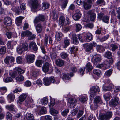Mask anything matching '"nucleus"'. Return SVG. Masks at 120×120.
Wrapping results in <instances>:
<instances>
[{"instance_id": "dca6fc26", "label": "nucleus", "mask_w": 120, "mask_h": 120, "mask_svg": "<svg viewBox=\"0 0 120 120\" xmlns=\"http://www.w3.org/2000/svg\"><path fill=\"white\" fill-rule=\"evenodd\" d=\"M87 14L88 15H90V19L91 21H94L96 17L95 14L92 10L88 11L87 12Z\"/></svg>"}, {"instance_id": "5701e85b", "label": "nucleus", "mask_w": 120, "mask_h": 120, "mask_svg": "<svg viewBox=\"0 0 120 120\" xmlns=\"http://www.w3.org/2000/svg\"><path fill=\"white\" fill-rule=\"evenodd\" d=\"M32 33L28 30L22 31L21 33L22 37H24L25 36L28 37L32 35Z\"/></svg>"}, {"instance_id": "412c9836", "label": "nucleus", "mask_w": 120, "mask_h": 120, "mask_svg": "<svg viewBox=\"0 0 120 120\" xmlns=\"http://www.w3.org/2000/svg\"><path fill=\"white\" fill-rule=\"evenodd\" d=\"M30 48H32L34 51H37L38 50V48L35 42H32L29 45Z\"/></svg>"}, {"instance_id": "f03ea898", "label": "nucleus", "mask_w": 120, "mask_h": 120, "mask_svg": "<svg viewBox=\"0 0 120 120\" xmlns=\"http://www.w3.org/2000/svg\"><path fill=\"white\" fill-rule=\"evenodd\" d=\"M112 115L111 112H108L105 114L100 115L99 118L101 120H109L111 118Z\"/></svg>"}, {"instance_id": "4be33fe9", "label": "nucleus", "mask_w": 120, "mask_h": 120, "mask_svg": "<svg viewBox=\"0 0 120 120\" xmlns=\"http://www.w3.org/2000/svg\"><path fill=\"white\" fill-rule=\"evenodd\" d=\"M12 9L16 14L19 15L21 13L22 11L18 7L14 6L12 7Z\"/></svg>"}, {"instance_id": "e2e57ef3", "label": "nucleus", "mask_w": 120, "mask_h": 120, "mask_svg": "<svg viewBox=\"0 0 120 120\" xmlns=\"http://www.w3.org/2000/svg\"><path fill=\"white\" fill-rule=\"evenodd\" d=\"M96 4L97 5L101 4L103 5H105V3L104 0H98L96 2Z\"/></svg>"}, {"instance_id": "6e6d98bb", "label": "nucleus", "mask_w": 120, "mask_h": 120, "mask_svg": "<svg viewBox=\"0 0 120 120\" xmlns=\"http://www.w3.org/2000/svg\"><path fill=\"white\" fill-rule=\"evenodd\" d=\"M7 90V89L5 87H3L0 88V91L3 95L6 92Z\"/></svg>"}, {"instance_id": "864d4df0", "label": "nucleus", "mask_w": 120, "mask_h": 120, "mask_svg": "<svg viewBox=\"0 0 120 120\" xmlns=\"http://www.w3.org/2000/svg\"><path fill=\"white\" fill-rule=\"evenodd\" d=\"M94 74L99 76L101 75V71L99 70L95 69L93 70Z\"/></svg>"}, {"instance_id": "58836bf2", "label": "nucleus", "mask_w": 120, "mask_h": 120, "mask_svg": "<svg viewBox=\"0 0 120 120\" xmlns=\"http://www.w3.org/2000/svg\"><path fill=\"white\" fill-rule=\"evenodd\" d=\"M39 74V72L37 71H34L32 74V77L34 79H37Z\"/></svg>"}, {"instance_id": "774afa93", "label": "nucleus", "mask_w": 120, "mask_h": 120, "mask_svg": "<svg viewBox=\"0 0 120 120\" xmlns=\"http://www.w3.org/2000/svg\"><path fill=\"white\" fill-rule=\"evenodd\" d=\"M112 71L113 70L112 69H110V70L106 71L105 73V74L107 76H110L112 73Z\"/></svg>"}, {"instance_id": "5fc2aeb1", "label": "nucleus", "mask_w": 120, "mask_h": 120, "mask_svg": "<svg viewBox=\"0 0 120 120\" xmlns=\"http://www.w3.org/2000/svg\"><path fill=\"white\" fill-rule=\"evenodd\" d=\"M80 101L82 102H84L87 100V98L86 95L82 96L79 98Z\"/></svg>"}, {"instance_id": "1a4fd4ad", "label": "nucleus", "mask_w": 120, "mask_h": 120, "mask_svg": "<svg viewBox=\"0 0 120 120\" xmlns=\"http://www.w3.org/2000/svg\"><path fill=\"white\" fill-rule=\"evenodd\" d=\"M75 13L73 16V19L75 20H77L81 17V14L79 9H77L75 11Z\"/></svg>"}, {"instance_id": "39448f33", "label": "nucleus", "mask_w": 120, "mask_h": 120, "mask_svg": "<svg viewBox=\"0 0 120 120\" xmlns=\"http://www.w3.org/2000/svg\"><path fill=\"white\" fill-rule=\"evenodd\" d=\"M27 96H28L26 94H22L18 97V99L17 101V104L18 105H21L22 102L24 101Z\"/></svg>"}, {"instance_id": "bb28decb", "label": "nucleus", "mask_w": 120, "mask_h": 120, "mask_svg": "<svg viewBox=\"0 0 120 120\" xmlns=\"http://www.w3.org/2000/svg\"><path fill=\"white\" fill-rule=\"evenodd\" d=\"M70 40L67 38L64 39L63 42V46L64 48L67 47L70 44Z\"/></svg>"}, {"instance_id": "2eb2a0df", "label": "nucleus", "mask_w": 120, "mask_h": 120, "mask_svg": "<svg viewBox=\"0 0 120 120\" xmlns=\"http://www.w3.org/2000/svg\"><path fill=\"white\" fill-rule=\"evenodd\" d=\"M63 76H62V79L64 80H69L70 79V76L71 77H72L74 75L73 73H71L70 74L68 73H64L63 74Z\"/></svg>"}, {"instance_id": "680f3d73", "label": "nucleus", "mask_w": 120, "mask_h": 120, "mask_svg": "<svg viewBox=\"0 0 120 120\" xmlns=\"http://www.w3.org/2000/svg\"><path fill=\"white\" fill-rule=\"evenodd\" d=\"M75 26L76 32H78L80 31L82 28L81 25L79 24H75Z\"/></svg>"}, {"instance_id": "a19ab883", "label": "nucleus", "mask_w": 120, "mask_h": 120, "mask_svg": "<svg viewBox=\"0 0 120 120\" xmlns=\"http://www.w3.org/2000/svg\"><path fill=\"white\" fill-rule=\"evenodd\" d=\"M14 105L12 104H11L10 105H8L6 106V109L10 110L13 111L15 110L14 108Z\"/></svg>"}, {"instance_id": "79ce46f5", "label": "nucleus", "mask_w": 120, "mask_h": 120, "mask_svg": "<svg viewBox=\"0 0 120 120\" xmlns=\"http://www.w3.org/2000/svg\"><path fill=\"white\" fill-rule=\"evenodd\" d=\"M111 48L112 51H114L118 48V45L117 44H114L111 45Z\"/></svg>"}, {"instance_id": "0e129e2a", "label": "nucleus", "mask_w": 120, "mask_h": 120, "mask_svg": "<svg viewBox=\"0 0 120 120\" xmlns=\"http://www.w3.org/2000/svg\"><path fill=\"white\" fill-rule=\"evenodd\" d=\"M78 110V108L76 107V108L71 111V114L75 116Z\"/></svg>"}, {"instance_id": "4468645a", "label": "nucleus", "mask_w": 120, "mask_h": 120, "mask_svg": "<svg viewBox=\"0 0 120 120\" xmlns=\"http://www.w3.org/2000/svg\"><path fill=\"white\" fill-rule=\"evenodd\" d=\"M4 61L7 64H9L10 62H13L14 60V58L11 56H7L4 59Z\"/></svg>"}, {"instance_id": "473e14b6", "label": "nucleus", "mask_w": 120, "mask_h": 120, "mask_svg": "<svg viewBox=\"0 0 120 120\" xmlns=\"http://www.w3.org/2000/svg\"><path fill=\"white\" fill-rule=\"evenodd\" d=\"M65 21V19L64 17L62 16L59 18V24L60 26H62L64 24Z\"/></svg>"}, {"instance_id": "423d86ee", "label": "nucleus", "mask_w": 120, "mask_h": 120, "mask_svg": "<svg viewBox=\"0 0 120 120\" xmlns=\"http://www.w3.org/2000/svg\"><path fill=\"white\" fill-rule=\"evenodd\" d=\"M98 17L100 20H102L103 21L105 22H107L109 20L108 16L107 15H105L103 13H98Z\"/></svg>"}, {"instance_id": "7ed1b4c3", "label": "nucleus", "mask_w": 120, "mask_h": 120, "mask_svg": "<svg viewBox=\"0 0 120 120\" xmlns=\"http://www.w3.org/2000/svg\"><path fill=\"white\" fill-rule=\"evenodd\" d=\"M44 83L45 85L48 86L51 83H53L55 82V80L53 76H52L50 78H45L43 80Z\"/></svg>"}, {"instance_id": "6e6552de", "label": "nucleus", "mask_w": 120, "mask_h": 120, "mask_svg": "<svg viewBox=\"0 0 120 120\" xmlns=\"http://www.w3.org/2000/svg\"><path fill=\"white\" fill-rule=\"evenodd\" d=\"M119 99L118 97H115L114 99H111L109 102V105L111 107L116 106L119 103Z\"/></svg>"}, {"instance_id": "a211bd4d", "label": "nucleus", "mask_w": 120, "mask_h": 120, "mask_svg": "<svg viewBox=\"0 0 120 120\" xmlns=\"http://www.w3.org/2000/svg\"><path fill=\"white\" fill-rule=\"evenodd\" d=\"M49 65V64L48 62H46L44 64L42 67L43 70L44 72H46L48 71Z\"/></svg>"}, {"instance_id": "3c124183", "label": "nucleus", "mask_w": 120, "mask_h": 120, "mask_svg": "<svg viewBox=\"0 0 120 120\" xmlns=\"http://www.w3.org/2000/svg\"><path fill=\"white\" fill-rule=\"evenodd\" d=\"M6 117L8 120H11L12 118V114L9 112H7L6 114Z\"/></svg>"}, {"instance_id": "2f4dec72", "label": "nucleus", "mask_w": 120, "mask_h": 120, "mask_svg": "<svg viewBox=\"0 0 120 120\" xmlns=\"http://www.w3.org/2000/svg\"><path fill=\"white\" fill-rule=\"evenodd\" d=\"M114 87V85L110 83L108 86L105 87L103 88V90L105 91L107 90L110 91L113 89Z\"/></svg>"}, {"instance_id": "69168bd1", "label": "nucleus", "mask_w": 120, "mask_h": 120, "mask_svg": "<svg viewBox=\"0 0 120 120\" xmlns=\"http://www.w3.org/2000/svg\"><path fill=\"white\" fill-rule=\"evenodd\" d=\"M42 82L40 80H38L34 82V83L36 84L37 85H38L40 87L41 86L42 84Z\"/></svg>"}, {"instance_id": "cd10ccee", "label": "nucleus", "mask_w": 120, "mask_h": 120, "mask_svg": "<svg viewBox=\"0 0 120 120\" xmlns=\"http://www.w3.org/2000/svg\"><path fill=\"white\" fill-rule=\"evenodd\" d=\"M72 39V40L74 44L77 45L79 41L75 34H73Z\"/></svg>"}, {"instance_id": "de8ad7c7", "label": "nucleus", "mask_w": 120, "mask_h": 120, "mask_svg": "<svg viewBox=\"0 0 120 120\" xmlns=\"http://www.w3.org/2000/svg\"><path fill=\"white\" fill-rule=\"evenodd\" d=\"M78 50V48L76 46H73L70 48V52L71 54L74 53Z\"/></svg>"}, {"instance_id": "c756f323", "label": "nucleus", "mask_w": 120, "mask_h": 120, "mask_svg": "<svg viewBox=\"0 0 120 120\" xmlns=\"http://www.w3.org/2000/svg\"><path fill=\"white\" fill-rule=\"evenodd\" d=\"M94 103H95L97 104L99 103L100 102H101V104H103V102L101 100V98L99 96H96L94 98Z\"/></svg>"}, {"instance_id": "bf43d9fd", "label": "nucleus", "mask_w": 120, "mask_h": 120, "mask_svg": "<svg viewBox=\"0 0 120 120\" xmlns=\"http://www.w3.org/2000/svg\"><path fill=\"white\" fill-rule=\"evenodd\" d=\"M14 42L12 41H10L8 42L7 45L8 48L11 49L13 47Z\"/></svg>"}, {"instance_id": "8fccbe9b", "label": "nucleus", "mask_w": 120, "mask_h": 120, "mask_svg": "<svg viewBox=\"0 0 120 120\" xmlns=\"http://www.w3.org/2000/svg\"><path fill=\"white\" fill-rule=\"evenodd\" d=\"M43 61L42 60H38L35 63L36 65L39 67H41L42 66V63Z\"/></svg>"}, {"instance_id": "c9c22d12", "label": "nucleus", "mask_w": 120, "mask_h": 120, "mask_svg": "<svg viewBox=\"0 0 120 120\" xmlns=\"http://www.w3.org/2000/svg\"><path fill=\"white\" fill-rule=\"evenodd\" d=\"M56 63L57 65L60 67L62 66L64 64L63 61L61 59H60L57 60H56Z\"/></svg>"}, {"instance_id": "9b49d317", "label": "nucleus", "mask_w": 120, "mask_h": 120, "mask_svg": "<svg viewBox=\"0 0 120 120\" xmlns=\"http://www.w3.org/2000/svg\"><path fill=\"white\" fill-rule=\"evenodd\" d=\"M35 56L33 54H29L26 56V58L28 62L32 63L34 60Z\"/></svg>"}, {"instance_id": "09e8293b", "label": "nucleus", "mask_w": 120, "mask_h": 120, "mask_svg": "<svg viewBox=\"0 0 120 120\" xmlns=\"http://www.w3.org/2000/svg\"><path fill=\"white\" fill-rule=\"evenodd\" d=\"M50 112L51 114L54 116L55 115L57 114L58 113V111L53 109L50 108Z\"/></svg>"}, {"instance_id": "f704fd0d", "label": "nucleus", "mask_w": 120, "mask_h": 120, "mask_svg": "<svg viewBox=\"0 0 120 120\" xmlns=\"http://www.w3.org/2000/svg\"><path fill=\"white\" fill-rule=\"evenodd\" d=\"M104 56L105 57L108 59L112 58V53L109 51L106 52L104 54Z\"/></svg>"}, {"instance_id": "9d476101", "label": "nucleus", "mask_w": 120, "mask_h": 120, "mask_svg": "<svg viewBox=\"0 0 120 120\" xmlns=\"http://www.w3.org/2000/svg\"><path fill=\"white\" fill-rule=\"evenodd\" d=\"M100 91L99 87L98 86L93 87L90 89V93L92 95H96V93L99 92Z\"/></svg>"}, {"instance_id": "e433bc0d", "label": "nucleus", "mask_w": 120, "mask_h": 120, "mask_svg": "<svg viewBox=\"0 0 120 120\" xmlns=\"http://www.w3.org/2000/svg\"><path fill=\"white\" fill-rule=\"evenodd\" d=\"M15 98V95L11 94H9L7 96L8 98L10 103L14 101Z\"/></svg>"}, {"instance_id": "13d9d810", "label": "nucleus", "mask_w": 120, "mask_h": 120, "mask_svg": "<svg viewBox=\"0 0 120 120\" xmlns=\"http://www.w3.org/2000/svg\"><path fill=\"white\" fill-rule=\"evenodd\" d=\"M47 110L46 108L44 107H42L40 111V113L41 114H45Z\"/></svg>"}, {"instance_id": "7c9ffc66", "label": "nucleus", "mask_w": 120, "mask_h": 120, "mask_svg": "<svg viewBox=\"0 0 120 120\" xmlns=\"http://www.w3.org/2000/svg\"><path fill=\"white\" fill-rule=\"evenodd\" d=\"M93 68L90 62L86 64L85 68L88 71H91Z\"/></svg>"}, {"instance_id": "37998d69", "label": "nucleus", "mask_w": 120, "mask_h": 120, "mask_svg": "<svg viewBox=\"0 0 120 120\" xmlns=\"http://www.w3.org/2000/svg\"><path fill=\"white\" fill-rule=\"evenodd\" d=\"M16 72H18V74H22L24 72V71L19 68H16L15 69Z\"/></svg>"}, {"instance_id": "603ef678", "label": "nucleus", "mask_w": 120, "mask_h": 120, "mask_svg": "<svg viewBox=\"0 0 120 120\" xmlns=\"http://www.w3.org/2000/svg\"><path fill=\"white\" fill-rule=\"evenodd\" d=\"M55 104V100L54 99L51 100L50 104H49V106L50 108H51Z\"/></svg>"}, {"instance_id": "c85d7f7f", "label": "nucleus", "mask_w": 120, "mask_h": 120, "mask_svg": "<svg viewBox=\"0 0 120 120\" xmlns=\"http://www.w3.org/2000/svg\"><path fill=\"white\" fill-rule=\"evenodd\" d=\"M93 56L94 58V57L95 56H97V57L94 59L93 62L94 63V64H96L98 63L101 60V59L99 57V55L97 54L96 55L94 54L93 55Z\"/></svg>"}, {"instance_id": "4d7b16f0", "label": "nucleus", "mask_w": 120, "mask_h": 120, "mask_svg": "<svg viewBox=\"0 0 120 120\" xmlns=\"http://www.w3.org/2000/svg\"><path fill=\"white\" fill-rule=\"evenodd\" d=\"M68 55V54L64 52H62L60 54V57L63 59H65L67 58Z\"/></svg>"}, {"instance_id": "ddd939ff", "label": "nucleus", "mask_w": 120, "mask_h": 120, "mask_svg": "<svg viewBox=\"0 0 120 120\" xmlns=\"http://www.w3.org/2000/svg\"><path fill=\"white\" fill-rule=\"evenodd\" d=\"M92 3L91 0H88L87 2H84L83 6L85 10H87L91 8V5L90 4Z\"/></svg>"}, {"instance_id": "a18cd8bd", "label": "nucleus", "mask_w": 120, "mask_h": 120, "mask_svg": "<svg viewBox=\"0 0 120 120\" xmlns=\"http://www.w3.org/2000/svg\"><path fill=\"white\" fill-rule=\"evenodd\" d=\"M15 79L17 81L20 82L23 81L24 80V78L23 76L20 75L16 77Z\"/></svg>"}, {"instance_id": "c03bdc74", "label": "nucleus", "mask_w": 120, "mask_h": 120, "mask_svg": "<svg viewBox=\"0 0 120 120\" xmlns=\"http://www.w3.org/2000/svg\"><path fill=\"white\" fill-rule=\"evenodd\" d=\"M49 4L46 2H44L42 3V8L44 10H45L48 8L49 6Z\"/></svg>"}, {"instance_id": "4c0bfd02", "label": "nucleus", "mask_w": 120, "mask_h": 120, "mask_svg": "<svg viewBox=\"0 0 120 120\" xmlns=\"http://www.w3.org/2000/svg\"><path fill=\"white\" fill-rule=\"evenodd\" d=\"M26 119L28 120H34V117L32 114L27 113L26 115Z\"/></svg>"}, {"instance_id": "20e7f679", "label": "nucleus", "mask_w": 120, "mask_h": 120, "mask_svg": "<svg viewBox=\"0 0 120 120\" xmlns=\"http://www.w3.org/2000/svg\"><path fill=\"white\" fill-rule=\"evenodd\" d=\"M28 2L31 5L32 10L36 9L38 8V4L37 0H28Z\"/></svg>"}, {"instance_id": "6ab92c4d", "label": "nucleus", "mask_w": 120, "mask_h": 120, "mask_svg": "<svg viewBox=\"0 0 120 120\" xmlns=\"http://www.w3.org/2000/svg\"><path fill=\"white\" fill-rule=\"evenodd\" d=\"M92 35L90 33H87L86 35L85 36V40L86 42H89L92 40Z\"/></svg>"}, {"instance_id": "b1692460", "label": "nucleus", "mask_w": 120, "mask_h": 120, "mask_svg": "<svg viewBox=\"0 0 120 120\" xmlns=\"http://www.w3.org/2000/svg\"><path fill=\"white\" fill-rule=\"evenodd\" d=\"M36 31L37 33H41L43 29V26L40 23L37 24L35 26Z\"/></svg>"}, {"instance_id": "338daca9", "label": "nucleus", "mask_w": 120, "mask_h": 120, "mask_svg": "<svg viewBox=\"0 0 120 120\" xmlns=\"http://www.w3.org/2000/svg\"><path fill=\"white\" fill-rule=\"evenodd\" d=\"M42 118L45 120H52V117L49 115L44 116Z\"/></svg>"}, {"instance_id": "f8f14e48", "label": "nucleus", "mask_w": 120, "mask_h": 120, "mask_svg": "<svg viewBox=\"0 0 120 120\" xmlns=\"http://www.w3.org/2000/svg\"><path fill=\"white\" fill-rule=\"evenodd\" d=\"M33 100L31 97H28L25 101L24 104L27 106H29L33 103Z\"/></svg>"}, {"instance_id": "ea45409f", "label": "nucleus", "mask_w": 120, "mask_h": 120, "mask_svg": "<svg viewBox=\"0 0 120 120\" xmlns=\"http://www.w3.org/2000/svg\"><path fill=\"white\" fill-rule=\"evenodd\" d=\"M110 94L109 93H108L105 94L103 97L104 99L106 101H109L110 99Z\"/></svg>"}, {"instance_id": "f257e3e1", "label": "nucleus", "mask_w": 120, "mask_h": 120, "mask_svg": "<svg viewBox=\"0 0 120 120\" xmlns=\"http://www.w3.org/2000/svg\"><path fill=\"white\" fill-rule=\"evenodd\" d=\"M28 45L27 43H25L20 45L18 46L17 48L18 53L20 54H21L24 51H26L28 49Z\"/></svg>"}, {"instance_id": "a878e982", "label": "nucleus", "mask_w": 120, "mask_h": 120, "mask_svg": "<svg viewBox=\"0 0 120 120\" xmlns=\"http://www.w3.org/2000/svg\"><path fill=\"white\" fill-rule=\"evenodd\" d=\"M63 36V34L60 32H57L56 33L55 37L56 39L58 41H60Z\"/></svg>"}, {"instance_id": "052dcab7", "label": "nucleus", "mask_w": 120, "mask_h": 120, "mask_svg": "<svg viewBox=\"0 0 120 120\" xmlns=\"http://www.w3.org/2000/svg\"><path fill=\"white\" fill-rule=\"evenodd\" d=\"M98 107V104L94 103V104L90 106V108L92 110H95Z\"/></svg>"}, {"instance_id": "49530a36", "label": "nucleus", "mask_w": 120, "mask_h": 120, "mask_svg": "<svg viewBox=\"0 0 120 120\" xmlns=\"http://www.w3.org/2000/svg\"><path fill=\"white\" fill-rule=\"evenodd\" d=\"M13 79L11 77H8L6 78H4L3 79L4 81L5 82H11Z\"/></svg>"}, {"instance_id": "f3484780", "label": "nucleus", "mask_w": 120, "mask_h": 120, "mask_svg": "<svg viewBox=\"0 0 120 120\" xmlns=\"http://www.w3.org/2000/svg\"><path fill=\"white\" fill-rule=\"evenodd\" d=\"M4 22L5 25L10 26L11 25L12 21L10 18L7 17L5 18L4 20Z\"/></svg>"}, {"instance_id": "393cba45", "label": "nucleus", "mask_w": 120, "mask_h": 120, "mask_svg": "<svg viewBox=\"0 0 120 120\" xmlns=\"http://www.w3.org/2000/svg\"><path fill=\"white\" fill-rule=\"evenodd\" d=\"M24 18L23 17L19 16L16 18L15 20V23L17 26H19L22 22V20Z\"/></svg>"}, {"instance_id": "0eeeda50", "label": "nucleus", "mask_w": 120, "mask_h": 120, "mask_svg": "<svg viewBox=\"0 0 120 120\" xmlns=\"http://www.w3.org/2000/svg\"><path fill=\"white\" fill-rule=\"evenodd\" d=\"M97 45L94 42H92L89 45L85 44L83 45V46L86 51L89 52L92 49L93 46H95Z\"/></svg>"}, {"instance_id": "aec40b11", "label": "nucleus", "mask_w": 120, "mask_h": 120, "mask_svg": "<svg viewBox=\"0 0 120 120\" xmlns=\"http://www.w3.org/2000/svg\"><path fill=\"white\" fill-rule=\"evenodd\" d=\"M77 101L75 99L73 98H70L68 99V101L69 103L70 104V105L71 106V108H72V106L73 105V108L74 107V106H75L74 104L76 103Z\"/></svg>"}, {"instance_id": "72a5a7b5", "label": "nucleus", "mask_w": 120, "mask_h": 120, "mask_svg": "<svg viewBox=\"0 0 120 120\" xmlns=\"http://www.w3.org/2000/svg\"><path fill=\"white\" fill-rule=\"evenodd\" d=\"M38 101H42L41 103L43 105H46L48 103V98H47L45 97L43 98L42 100L41 99H39Z\"/></svg>"}]
</instances>
